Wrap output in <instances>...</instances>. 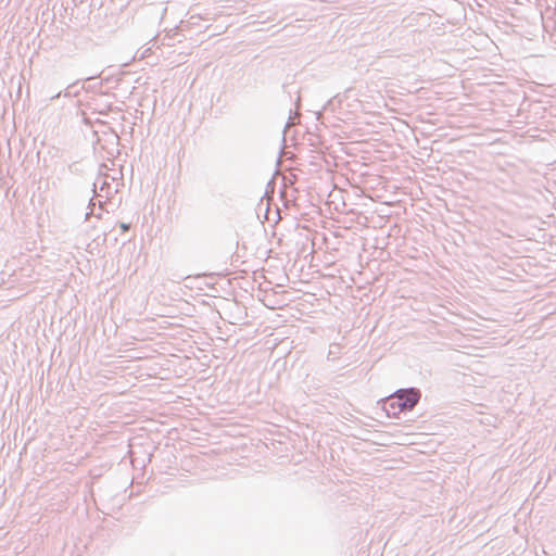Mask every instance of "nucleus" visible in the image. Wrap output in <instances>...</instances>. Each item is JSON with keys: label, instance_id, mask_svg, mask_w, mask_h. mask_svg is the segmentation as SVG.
I'll use <instances>...</instances> for the list:
<instances>
[{"label": "nucleus", "instance_id": "1", "mask_svg": "<svg viewBox=\"0 0 556 556\" xmlns=\"http://www.w3.org/2000/svg\"><path fill=\"white\" fill-rule=\"evenodd\" d=\"M420 393L417 390H400L384 401V409L389 416H397L405 410H410L418 403Z\"/></svg>", "mask_w": 556, "mask_h": 556}, {"label": "nucleus", "instance_id": "2", "mask_svg": "<svg viewBox=\"0 0 556 556\" xmlns=\"http://www.w3.org/2000/svg\"><path fill=\"white\" fill-rule=\"evenodd\" d=\"M121 228L123 229V231H127L129 227L126 224H122Z\"/></svg>", "mask_w": 556, "mask_h": 556}]
</instances>
